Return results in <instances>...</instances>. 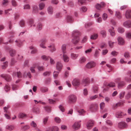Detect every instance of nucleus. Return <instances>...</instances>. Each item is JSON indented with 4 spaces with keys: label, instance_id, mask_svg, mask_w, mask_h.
Listing matches in <instances>:
<instances>
[{
    "label": "nucleus",
    "instance_id": "f257e3e1",
    "mask_svg": "<svg viewBox=\"0 0 131 131\" xmlns=\"http://www.w3.org/2000/svg\"><path fill=\"white\" fill-rule=\"evenodd\" d=\"M80 34V32L77 31H75L73 32L72 35L73 38L72 40V42L73 43L76 44L79 41V38L78 35Z\"/></svg>",
    "mask_w": 131,
    "mask_h": 131
},
{
    "label": "nucleus",
    "instance_id": "f03ea898",
    "mask_svg": "<svg viewBox=\"0 0 131 131\" xmlns=\"http://www.w3.org/2000/svg\"><path fill=\"white\" fill-rule=\"evenodd\" d=\"M68 100V102L69 103H74L76 102L77 100V98L75 95L72 94L69 96Z\"/></svg>",
    "mask_w": 131,
    "mask_h": 131
},
{
    "label": "nucleus",
    "instance_id": "7ed1b4c3",
    "mask_svg": "<svg viewBox=\"0 0 131 131\" xmlns=\"http://www.w3.org/2000/svg\"><path fill=\"white\" fill-rule=\"evenodd\" d=\"M117 127L119 129H123L127 128L128 127V125L125 122H121L118 123Z\"/></svg>",
    "mask_w": 131,
    "mask_h": 131
},
{
    "label": "nucleus",
    "instance_id": "20e7f679",
    "mask_svg": "<svg viewBox=\"0 0 131 131\" xmlns=\"http://www.w3.org/2000/svg\"><path fill=\"white\" fill-rule=\"evenodd\" d=\"M10 107L9 105H7V106L4 107L3 109L4 110V112L6 113L5 114V117L7 119H9L10 118L9 115L10 112L8 110V109Z\"/></svg>",
    "mask_w": 131,
    "mask_h": 131
},
{
    "label": "nucleus",
    "instance_id": "39448f33",
    "mask_svg": "<svg viewBox=\"0 0 131 131\" xmlns=\"http://www.w3.org/2000/svg\"><path fill=\"white\" fill-rule=\"evenodd\" d=\"M81 121L76 122L72 125L73 128L75 130H77L79 129L81 127Z\"/></svg>",
    "mask_w": 131,
    "mask_h": 131
},
{
    "label": "nucleus",
    "instance_id": "423d86ee",
    "mask_svg": "<svg viewBox=\"0 0 131 131\" xmlns=\"http://www.w3.org/2000/svg\"><path fill=\"white\" fill-rule=\"evenodd\" d=\"M98 108V106L96 104H92L90 105L89 107L90 110L93 112L96 111Z\"/></svg>",
    "mask_w": 131,
    "mask_h": 131
},
{
    "label": "nucleus",
    "instance_id": "0eeeda50",
    "mask_svg": "<svg viewBox=\"0 0 131 131\" xmlns=\"http://www.w3.org/2000/svg\"><path fill=\"white\" fill-rule=\"evenodd\" d=\"M0 77L4 78L7 82H9L11 80V78L10 76L8 74H2L0 75Z\"/></svg>",
    "mask_w": 131,
    "mask_h": 131
},
{
    "label": "nucleus",
    "instance_id": "6e6552de",
    "mask_svg": "<svg viewBox=\"0 0 131 131\" xmlns=\"http://www.w3.org/2000/svg\"><path fill=\"white\" fill-rule=\"evenodd\" d=\"M105 87L104 88L103 90V92H105L107 90V89L109 87H114L115 86V83L113 82H111L108 84H106L105 85Z\"/></svg>",
    "mask_w": 131,
    "mask_h": 131
},
{
    "label": "nucleus",
    "instance_id": "1a4fd4ad",
    "mask_svg": "<svg viewBox=\"0 0 131 131\" xmlns=\"http://www.w3.org/2000/svg\"><path fill=\"white\" fill-rule=\"evenodd\" d=\"M117 39L118 42V44L120 45H123L125 44V41L124 39L122 37L119 36L117 38Z\"/></svg>",
    "mask_w": 131,
    "mask_h": 131
},
{
    "label": "nucleus",
    "instance_id": "9d476101",
    "mask_svg": "<svg viewBox=\"0 0 131 131\" xmlns=\"http://www.w3.org/2000/svg\"><path fill=\"white\" fill-rule=\"evenodd\" d=\"M95 63L94 62L91 61L87 64L85 67L87 68L90 69L95 67Z\"/></svg>",
    "mask_w": 131,
    "mask_h": 131
},
{
    "label": "nucleus",
    "instance_id": "9b49d317",
    "mask_svg": "<svg viewBox=\"0 0 131 131\" xmlns=\"http://www.w3.org/2000/svg\"><path fill=\"white\" fill-rule=\"evenodd\" d=\"M73 85L74 86H78L80 84L79 80L77 79H74L72 82Z\"/></svg>",
    "mask_w": 131,
    "mask_h": 131
},
{
    "label": "nucleus",
    "instance_id": "f8f14e48",
    "mask_svg": "<svg viewBox=\"0 0 131 131\" xmlns=\"http://www.w3.org/2000/svg\"><path fill=\"white\" fill-rule=\"evenodd\" d=\"M63 67V65L61 62H57L56 63V69L59 71L61 70Z\"/></svg>",
    "mask_w": 131,
    "mask_h": 131
},
{
    "label": "nucleus",
    "instance_id": "ddd939ff",
    "mask_svg": "<svg viewBox=\"0 0 131 131\" xmlns=\"http://www.w3.org/2000/svg\"><path fill=\"white\" fill-rule=\"evenodd\" d=\"M94 122L93 121L90 120L86 124L87 128L88 129H91L93 126Z\"/></svg>",
    "mask_w": 131,
    "mask_h": 131
},
{
    "label": "nucleus",
    "instance_id": "4468645a",
    "mask_svg": "<svg viewBox=\"0 0 131 131\" xmlns=\"http://www.w3.org/2000/svg\"><path fill=\"white\" fill-rule=\"evenodd\" d=\"M47 41V40L46 38L43 39L40 41L41 43L40 45V47L43 48H46V47L45 45Z\"/></svg>",
    "mask_w": 131,
    "mask_h": 131
},
{
    "label": "nucleus",
    "instance_id": "2eb2a0df",
    "mask_svg": "<svg viewBox=\"0 0 131 131\" xmlns=\"http://www.w3.org/2000/svg\"><path fill=\"white\" fill-rule=\"evenodd\" d=\"M125 17L127 19H130L131 18V10H127L125 14Z\"/></svg>",
    "mask_w": 131,
    "mask_h": 131
},
{
    "label": "nucleus",
    "instance_id": "dca6fc26",
    "mask_svg": "<svg viewBox=\"0 0 131 131\" xmlns=\"http://www.w3.org/2000/svg\"><path fill=\"white\" fill-rule=\"evenodd\" d=\"M123 25L127 28L131 27V21L129 20L127 21L124 23Z\"/></svg>",
    "mask_w": 131,
    "mask_h": 131
},
{
    "label": "nucleus",
    "instance_id": "f3484780",
    "mask_svg": "<svg viewBox=\"0 0 131 131\" xmlns=\"http://www.w3.org/2000/svg\"><path fill=\"white\" fill-rule=\"evenodd\" d=\"M114 29V27H112L111 28L109 29L108 30L110 35L112 37L114 36L115 35V32Z\"/></svg>",
    "mask_w": 131,
    "mask_h": 131
},
{
    "label": "nucleus",
    "instance_id": "a211bd4d",
    "mask_svg": "<svg viewBox=\"0 0 131 131\" xmlns=\"http://www.w3.org/2000/svg\"><path fill=\"white\" fill-rule=\"evenodd\" d=\"M63 59L65 62H68L69 60V57L66 54H63L62 56Z\"/></svg>",
    "mask_w": 131,
    "mask_h": 131
},
{
    "label": "nucleus",
    "instance_id": "6ab92c4d",
    "mask_svg": "<svg viewBox=\"0 0 131 131\" xmlns=\"http://www.w3.org/2000/svg\"><path fill=\"white\" fill-rule=\"evenodd\" d=\"M15 42L16 45L19 47H20L23 45V41L19 39L16 40Z\"/></svg>",
    "mask_w": 131,
    "mask_h": 131
},
{
    "label": "nucleus",
    "instance_id": "aec40b11",
    "mask_svg": "<svg viewBox=\"0 0 131 131\" xmlns=\"http://www.w3.org/2000/svg\"><path fill=\"white\" fill-rule=\"evenodd\" d=\"M123 114L122 112L121 111H119L116 113L115 116L116 117L121 118L123 117Z\"/></svg>",
    "mask_w": 131,
    "mask_h": 131
},
{
    "label": "nucleus",
    "instance_id": "412c9836",
    "mask_svg": "<svg viewBox=\"0 0 131 131\" xmlns=\"http://www.w3.org/2000/svg\"><path fill=\"white\" fill-rule=\"evenodd\" d=\"M89 83L90 81L88 79H84L83 81V84L84 86L87 85L89 84Z\"/></svg>",
    "mask_w": 131,
    "mask_h": 131
},
{
    "label": "nucleus",
    "instance_id": "4be33fe9",
    "mask_svg": "<svg viewBox=\"0 0 131 131\" xmlns=\"http://www.w3.org/2000/svg\"><path fill=\"white\" fill-rule=\"evenodd\" d=\"M125 85V82L123 81L119 82L118 84V88L121 89Z\"/></svg>",
    "mask_w": 131,
    "mask_h": 131
},
{
    "label": "nucleus",
    "instance_id": "5701e85b",
    "mask_svg": "<svg viewBox=\"0 0 131 131\" xmlns=\"http://www.w3.org/2000/svg\"><path fill=\"white\" fill-rule=\"evenodd\" d=\"M47 11L49 14L52 15L53 13V8L51 6H49L47 8Z\"/></svg>",
    "mask_w": 131,
    "mask_h": 131
},
{
    "label": "nucleus",
    "instance_id": "b1692460",
    "mask_svg": "<svg viewBox=\"0 0 131 131\" xmlns=\"http://www.w3.org/2000/svg\"><path fill=\"white\" fill-rule=\"evenodd\" d=\"M66 44H63L61 46V51L63 54H65L66 53Z\"/></svg>",
    "mask_w": 131,
    "mask_h": 131
},
{
    "label": "nucleus",
    "instance_id": "393cba45",
    "mask_svg": "<svg viewBox=\"0 0 131 131\" xmlns=\"http://www.w3.org/2000/svg\"><path fill=\"white\" fill-rule=\"evenodd\" d=\"M6 128L7 129L11 131L14 129L15 126L13 125H8L6 126Z\"/></svg>",
    "mask_w": 131,
    "mask_h": 131
},
{
    "label": "nucleus",
    "instance_id": "a878e982",
    "mask_svg": "<svg viewBox=\"0 0 131 131\" xmlns=\"http://www.w3.org/2000/svg\"><path fill=\"white\" fill-rule=\"evenodd\" d=\"M115 15L116 17L119 19H121L122 17L121 13L119 11H116L115 12Z\"/></svg>",
    "mask_w": 131,
    "mask_h": 131
},
{
    "label": "nucleus",
    "instance_id": "bb28decb",
    "mask_svg": "<svg viewBox=\"0 0 131 131\" xmlns=\"http://www.w3.org/2000/svg\"><path fill=\"white\" fill-rule=\"evenodd\" d=\"M39 9L41 10L43 9L45 6V4L42 2H40L39 4Z\"/></svg>",
    "mask_w": 131,
    "mask_h": 131
},
{
    "label": "nucleus",
    "instance_id": "cd10ccee",
    "mask_svg": "<svg viewBox=\"0 0 131 131\" xmlns=\"http://www.w3.org/2000/svg\"><path fill=\"white\" fill-rule=\"evenodd\" d=\"M78 56V54H75L74 53H72L71 54V58L74 60L76 59Z\"/></svg>",
    "mask_w": 131,
    "mask_h": 131
},
{
    "label": "nucleus",
    "instance_id": "c85d7f7f",
    "mask_svg": "<svg viewBox=\"0 0 131 131\" xmlns=\"http://www.w3.org/2000/svg\"><path fill=\"white\" fill-rule=\"evenodd\" d=\"M87 9V8L86 7L82 6L80 9V11L81 13H85Z\"/></svg>",
    "mask_w": 131,
    "mask_h": 131
},
{
    "label": "nucleus",
    "instance_id": "c756f323",
    "mask_svg": "<svg viewBox=\"0 0 131 131\" xmlns=\"http://www.w3.org/2000/svg\"><path fill=\"white\" fill-rule=\"evenodd\" d=\"M67 20L68 22L71 23L73 21V19L71 16L70 15L67 16Z\"/></svg>",
    "mask_w": 131,
    "mask_h": 131
},
{
    "label": "nucleus",
    "instance_id": "7c9ffc66",
    "mask_svg": "<svg viewBox=\"0 0 131 131\" xmlns=\"http://www.w3.org/2000/svg\"><path fill=\"white\" fill-rule=\"evenodd\" d=\"M123 104V103L122 102L118 103L113 105V108L114 109H115L117 107L122 105Z\"/></svg>",
    "mask_w": 131,
    "mask_h": 131
},
{
    "label": "nucleus",
    "instance_id": "2f4dec72",
    "mask_svg": "<svg viewBox=\"0 0 131 131\" xmlns=\"http://www.w3.org/2000/svg\"><path fill=\"white\" fill-rule=\"evenodd\" d=\"M17 75V77L19 78H21L22 77V74L20 72H17V73L16 72H14L13 74V76H15Z\"/></svg>",
    "mask_w": 131,
    "mask_h": 131
},
{
    "label": "nucleus",
    "instance_id": "473e14b6",
    "mask_svg": "<svg viewBox=\"0 0 131 131\" xmlns=\"http://www.w3.org/2000/svg\"><path fill=\"white\" fill-rule=\"evenodd\" d=\"M78 112L80 115H83V114L85 112L83 109H80L78 110Z\"/></svg>",
    "mask_w": 131,
    "mask_h": 131
},
{
    "label": "nucleus",
    "instance_id": "72a5a7b5",
    "mask_svg": "<svg viewBox=\"0 0 131 131\" xmlns=\"http://www.w3.org/2000/svg\"><path fill=\"white\" fill-rule=\"evenodd\" d=\"M100 34L103 37H105L106 36V31L104 30H102L100 31Z\"/></svg>",
    "mask_w": 131,
    "mask_h": 131
},
{
    "label": "nucleus",
    "instance_id": "f704fd0d",
    "mask_svg": "<svg viewBox=\"0 0 131 131\" xmlns=\"http://www.w3.org/2000/svg\"><path fill=\"white\" fill-rule=\"evenodd\" d=\"M9 53L10 56L13 57L15 55L16 51L14 50L11 49L10 50Z\"/></svg>",
    "mask_w": 131,
    "mask_h": 131
},
{
    "label": "nucleus",
    "instance_id": "c9c22d12",
    "mask_svg": "<svg viewBox=\"0 0 131 131\" xmlns=\"http://www.w3.org/2000/svg\"><path fill=\"white\" fill-rule=\"evenodd\" d=\"M38 9L37 6L36 5H34L33 7V12L35 13L38 12Z\"/></svg>",
    "mask_w": 131,
    "mask_h": 131
},
{
    "label": "nucleus",
    "instance_id": "e433bc0d",
    "mask_svg": "<svg viewBox=\"0 0 131 131\" xmlns=\"http://www.w3.org/2000/svg\"><path fill=\"white\" fill-rule=\"evenodd\" d=\"M86 61V58L85 57H83L81 58L80 59V63H84Z\"/></svg>",
    "mask_w": 131,
    "mask_h": 131
},
{
    "label": "nucleus",
    "instance_id": "4c0bfd02",
    "mask_svg": "<svg viewBox=\"0 0 131 131\" xmlns=\"http://www.w3.org/2000/svg\"><path fill=\"white\" fill-rule=\"evenodd\" d=\"M33 111L36 113H39L40 112V110L38 107H35L33 109Z\"/></svg>",
    "mask_w": 131,
    "mask_h": 131
},
{
    "label": "nucleus",
    "instance_id": "58836bf2",
    "mask_svg": "<svg viewBox=\"0 0 131 131\" xmlns=\"http://www.w3.org/2000/svg\"><path fill=\"white\" fill-rule=\"evenodd\" d=\"M117 30L121 34L124 32L125 31L124 29L122 27H118V28Z\"/></svg>",
    "mask_w": 131,
    "mask_h": 131
},
{
    "label": "nucleus",
    "instance_id": "ea45409f",
    "mask_svg": "<svg viewBox=\"0 0 131 131\" xmlns=\"http://www.w3.org/2000/svg\"><path fill=\"white\" fill-rule=\"evenodd\" d=\"M98 36L97 34H94L91 36L90 38L92 39H95L97 38Z\"/></svg>",
    "mask_w": 131,
    "mask_h": 131
},
{
    "label": "nucleus",
    "instance_id": "a19ab883",
    "mask_svg": "<svg viewBox=\"0 0 131 131\" xmlns=\"http://www.w3.org/2000/svg\"><path fill=\"white\" fill-rule=\"evenodd\" d=\"M29 23L30 25H31V27L32 26V25L33 24V26H35V25L34 24V20L32 19H30L29 21Z\"/></svg>",
    "mask_w": 131,
    "mask_h": 131
},
{
    "label": "nucleus",
    "instance_id": "79ce46f5",
    "mask_svg": "<svg viewBox=\"0 0 131 131\" xmlns=\"http://www.w3.org/2000/svg\"><path fill=\"white\" fill-rule=\"evenodd\" d=\"M49 57L46 55H43L41 57V58L44 60L47 61L49 60Z\"/></svg>",
    "mask_w": 131,
    "mask_h": 131
},
{
    "label": "nucleus",
    "instance_id": "37998d69",
    "mask_svg": "<svg viewBox=\"0 0 131 131\" xmlns=\"http://www.w3.org/2000/svg\"><path fill=\"white\" fill-rule=\"evenodd\" d=\"M49 130L50 131H58V128L56 126L53 127L52 129L50 128Z\"/></svg>",
    "mask_w": 131,
    "mask_h": 131
},
{
    "label": "nucleus",
    "instance_id": "c03bdc74",
    "mask_svg": "<svg viewBox=\"0 0 131 131\" xmlns=\"http://www.w3.org/2000/svg\"><path fill=\"white\" fill-rule=\"evenodd\" d=\"M30 48L31 49H33L31 52V54H34L36 53L37 51V50L35 48H34V47L33 46H31L30 47Z\"/></svg>",
    "mask_w": 131,
    "mask_h": 131
},
{
    "label": "nucleus",
    "instance_id": "a18cd8bd",
    "mask_svg": "<svg viewBox=\"0 0 131 131\" xmlns=\"http://www.w3.org/2000/svg\"><path fill=\"white\" fill-rule=\"evenodd\" d=\"M131 97V91L129 92L125 96L126 99H128Z\"/></svg>",
    "mask_w": 131,
    "mask_h": 131
},
{
    "label": "nucleus",
    "instance_id": "49530a36",
    "mask_svg": "<svg viewBox=\"0 0 131 131\" xmlns=\"http://www.w3.org/2000/svg\"><path fill=\"white\" fill-rule=\"evenodd\" d=\"M58 72L54 71L53 73V77L55 79H56L58 77V74L59 73Z\"/></svg>",
    "mask_w": 131,
    "mask_h": 131
},
{
    "label": "nucleus",
    "instance_id": "de8ad7c7",
    "mask_svg": "<svg viewBox=\"0 0 131 131\" xmlns=\"http://www.w3.org/2000/svg\"><path fill=\"white\" fill-rule=\"evenodd\" d=\"M8 62H7L3 63V65L2 66V68L3 69H5L7 66Z\"/></svg>",
    "mask_w": 131,
    "mask_h": 131
},
{
    "label": "nucleus",
    "instance_id": "09e8293b",
    "mask_svg": "<svg viewBox=\"0 0 131 131\" xmlns=\"http://www.w3.org/2000/svg\"><path fill=\"white\" fill-rule=\"evenodd\" d=\"M26 115L25 114L20 113L19 114L18 117L19 118H22L26 117Z\"/></svg>",
    "mask_w": 131,
    "mask_h": 131
},
{
    "label": "nucleus",
    "instance_id": "8fccbe9b",
    "mask_svg": "<svg viewBox=\"0 0 131 131\" xmlns=\"http://www.w3.org/2000/svg\"><path fill=\"white\" fill-rule=\"evenodd\" d=\"M98 89V88L97 86H95L93 87V92L95 93H96L97 92Z\"/></svg>",
    "mask_w": 131,
    "mask_h": 131
},
{
    "label": "nucleus",
    "instance_id": "3c124183",
    "mask_svg": "<svg viewBox=\"0 0 131 131\" xmlns=\"http://www.w3.org/2000/svg\"><path fill=\"white\" fill-rule=\"evenodd\" d=\"M106 123L107 124L110 126H112L113 124V123L112 121L109 120H106Z\"/></svg>",
    "mask_w": 131,
    "mask_h": 131
},
{
    "label": "nucleus",
    "instance_id": "603ef678",
    "mask_svg": "<svg viewBox=\"0 0 131 131\" xmlns=\"http://www.w3.org/2000/svg\"><path fill=\"white\" fill-rule=\"evenodd\" d=\"M105 106V103H104L101 102L100 104V108L101 110H103Z\"/></svg>",
    "mask_w": 131,
    "mask_h": 131
},
{
    "label": "nucleus",
    "instance_id": "864d4df0",
    "mask_svg": "<svg viewBox=\"0 0 131 131\" xmlns=\"http://www.w3.org/2000/svg\"><path fill=\"white\" fill-rule=\"evenodd\" d=\"M51 74V72L50 71H46L44 72L43 75L44 76H47Z\"/></svg>",
    "mask_w": 131,
    "mask_h": 131
},
{
    "label": "nucleus",
    "instance_id": "5fc2aeb1",
    "mask_svg": "<svg viewBox=\"0 0 131 131\" xmlns=\"http://www.w3.org/2000/svg\"><path fill=\"white\" fill-rule=\"evenodd\" d=\"M42 24L40 23H38L37 26V29L39 30H40L42 29Z\"/></svg>",
    "mask_w": 131,
    "mask_h": 131
},
{
    "label": "nucleus",
    "instance_id": "6e6d98bb",
    "mask_svg": "<svg viewBox=\"0 0 131 131\" xmlns=\"http://www.w3.org/2000/svg\"><path fill=\"white\" fill-rule=\"evenodd\" d=\"M54 121L58 123H60L61 121V120L60 118L57 117L55 118Z\"/></svg>",
    "mask_w": 131,
    "mask_h": 131
},
{
    "label": "nucleus",
    "instance_id": "4d7b16f0",
    "mask_svg": "<svg viewBox=\"0 0 131 131\" xmlns=\"http://www.w3.org/2000/svg\"><path fill=\"white\" fill-rule=\"evenodd\" d=\"M115 43L114 42H113L111 41H109L108 43L109 46L110 48H112L113 47L114 44Z\"/></svg>",
    "mask_w": 131,
    "mask_h": 131
},
{
    "label": "nucleus",
    "instance_id": "13d9d810",
    "mask_svg": "<svg viewBox=\"0 0 131 131\" xmlns=\"http://www.w3.org/2000/svg\"><path fill=\"white\" fill-rule=\"evenodd\" d=\"M49 58L50 59V64L51 65H53L54 64L55 62L54 60L50 57H49Z\"/></svg>",
    "mask_w": 131,
    "mask_h": 131
},
{
    "label": "nucleus",
    "instance_id": "bf43d9fd",
    "mask_svg": "<svg viewBox=\"0 0 131 131\" xmlns=\"http://www.w3.org/2000/svg\"><path fill=\"white\" fill-rule=\"evenodd\" d=\"M126 37L128 38H131V32H127L126 34Z\"/></svg>",
    "mask_w": 131,
    "mask_h": 131
},
{
    "label": "nucleus",
    "instance_id": "052dcab7",
    "mask_svg": "<svg viewBox=\"0 0 131 131\" xmlns=\"http://www.w3.org/2000/svg\"><path fill=\"white\" fill-rule=\"evenodd\" d=\"M102 17L103 19L104 20H105L107 19V15L106 14L104 13L102 15Z\"/></svg>",
    "mask_w": 131,
    "mask_h": 131
},
{
    "label": "nucleus",
    "instance_id": "680f3d73",
    "mask_svg": "<svg viewBox=\"0 0 131 131\" xmlns=\"http://www.w3.org/2000/svg\"><path fill=\"white\" fill-rule=\"evenodd\" d=\"M31 126L34 127H35L37 126L36 123L33 121H32L30 123Z\"/></svg>",
    "mask_w": 131,
    "mask_h": 131
},
{
    "label": "nucleus",
    "instance_id": "e2e57ef3",
    "mask_svg": "<svg viewBox=\"0 0 131 131\" xmlns=\"http://www.w3.org/2000/svg\"><path fill=\"white\" fill-rule=\"evenodd\" d=\"M125 94V92H122L119 95V98L120 99H122L123 98Z\"/></svg>",
    "mask_w": 131,
    "mask_h": 131
},
{
    "label": "nucleus",
    "instance_id": "0e129e2a",
    "mask_svg": "<svg viewBox=\"0 0 131 131\" xmlns=\"http://www.w3.org/2000/svg\"><path fill=\"white\" fill-rule=\"evenodd\" d=\"M25 23L24 20H21L20 21V25L21 27H24L25 25Z\"/></svg>",
    "mask_w": 131,
    "mask_h": 131
},
{
    "label": "nucleus",
    "instance_id": "69168bd1",
    "mask_svg": "<svg viewBox=\"0 0 131 131\" xmlns=\"http://www.w3.org/2000/svg\"><path fill=\"white\" fill-rule=\"evenodd\" d=\"M41 90L42 92H45L48 91V89L47 88H42L41 89Z\"/></svg>",
    "mask_w": 131,
    "mask_h": 131
},
{
    "label": "nucleus",
    "instance_id": "338daca9",
    "mask_svg": "<svg viewBox=\"0 0 131 131\" xmlns=\"http://www.w3.org/2000/svg\"><path fill=\"white\" fill-rule=\"evenodd\" d=\"M111 54L113 56H115L117 55L118 52L115 51H113L111 52Z\"/></svg>",
    "mask_w": 131,
    "mask_h": 131
},
{
    "label": "nucleus",
    "instance_id": "774afa93",
    "mask_svg": "<svg viewBox=\"0 0 131 131\" xmlns=\"http://www.w3.org/2000/svg\"><path fill=\"white\" fill-rule=\"evenodd\" d=\"M4 89L7 92L10 90V87L8 85H6L5 86Z\"/></svg>",
    "mask_w": 131,
    "mask_h": 131
}]
</instances>
